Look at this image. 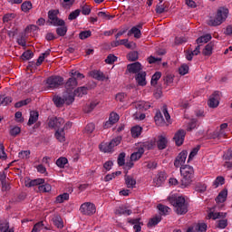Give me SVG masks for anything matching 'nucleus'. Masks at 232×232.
Here are the masks:
<instances>
[{"mask_svg": "<svg viewBox=\"0 0 232 232\" xmlns=\"http://www.w3.org/2000/svg\"><path fill=\"white\" fill-rule=\"evenodd\" d=\"M169 202L173 206L177 215H186L188 213V205L184 197L172 195L169 198Z\"/></svg>", "mask_w": 232, "mask_h": 232, "instance_id": "nucleus-1", "label": "nucleus"}, {"mask_svg": "<svg viewBox=\"0 0 232 232\" xmlns=\"http://www.w3.org/2000/svg\"><path fill=\"white\" fill-rule=\"evenodd\" d=\"M181 173V188H188L191 182H193V178L195 177V169L189 165H185L180 167Z\"/></svg>", "mask_w": 232, "mask_h": 232, "instance_id": "nucleus-2", "label": "nucleus"}, {"mask_svg": "<svg viewBox=\"0 0 232 232\" xmlns=\"http://www.w3.org/2000/svg\"><path fill=\"white\" fill-rule=\"evenodd\" d=\"M75 98H73V92H63V96L56 95L53 96V102L56 108H63L64 104L70 106V104H73Z\"/></svg>", "mask_w": 232, "mask_h": 232, "instance_id": "nucleus-3", "label": "nucleus"}, {"mask_svg": "<svg viewBox=\"0 0 232 232\" xmlns=\"http://www.w3.org/2000/svg\"><path fill=\"white\" fill-rule=\"evenodd\" d=\"M227 15H229V9L226 7H219L218 9L216 17H210L208 21L209 26H220L226 19H227Z\"/></svg>", "mask_w": 232, "mask_h": 232, "instance_id": "nucleus-4", "label": "nucleus"}, {"mask_svg": "<svg viewBox=\"0 0 232 232\" xmlns=\"http://www.w3.org/2000/svg\"><path fill=\"white\" fill-rule=\"evenodd\" d=\"M163 113V115H162ZM165 117V120H164ZM154 121L157 126H164L167 122V124H171V116L169 115V112H168V106L164 105L162 107V112L160 111H158L154 116Z\"/></svg>", "mask_w": 232, "mask_h": 232, "instance_id": "nucleus-5", "label": "nucleus"}, {"mask_svg": "<svg viewBox=\"0 0 232 232\" xmlns=\"http://www.w3.org/2000/svg\"><path fill=\"white\" fill-rule=\"evenodd\" d=\"M121 140L122 138L121 136H118L116 138H113L110 142H102V144H100L99 148L103 153H113V148L119 146Z\"/></svg>", "mask_w": 232, "mask_h": 232, "instance_id": "nucleus-6", "label": "nucleus"}, {"mask_svg": "<svg viewBox=\"0 0 232 232\" xmlns=\"http://www.w3.org/2000/svg\"><path fill=\"white\" fill-rule=\"evenodd\" d=\"M227 123L220 125L219 129L214 130L208 134L209 139L222 140V139H227Z\"/></svg>", "mask_w": 232, "mask_h": 232, "instance_id": "nucleus-7", "label": "nucleus"}, {"mask_svg": "<svg viewBox=\"0 0 232 232\" xmlns=\"http://www.w3.org/2000/svg\"><path fill=\"white\" fill-rule=\"evenodd\" d=\"M46 84L50 90H55L64 84V78L61 76H50L46 80Z\"/></svg>", "mask_w": 232, "mask_h": 232, "instance_id": "nucleus-8", "label": "nucleus"}, {"mask_svg": "<svg viewBox=\"0 0 232 232\" xmlns=\"http://www.w3.org/2000/svg\"><path fill=\"white\" fill-rule=\"evenodd\" d=\"M80 211L81 213H82V215H87V216L93 215V213H95L96 211L95 205L91 202L83 203L80 207Z\"/></svg>", "mask_w": 232, "mask_h": 232, "instance_id": "nucleus-9", "label": "nucleus"}, {"mask_svg": "<svg viewBox=\"0 0 232 232\" xmlns=\"http://www.w3.org/2000/svg\"><path fill=\"white\" fill-rule=\"evenodd\" d=\"M186 159H188V150H182L174 160L175 168H184V164H186Z\"/></svg>", "mask_w": 232, "mask_h": 232, "instance_id": "nucleus-10", "label": "nucleus"}, {"mask_svg": "<svg viewBox=\"0 0 232 232\" xmlns=\"http://www.w3.org/2000/svg\"><path fill=\"white\" fill-rule=\"evenodd\" d=\"M64 124V119L53 117L48 121L49 128H53V130H61V126Z\"/></svg>", "mask_w": 232, "mask_h": 232, "instance_id": "nucleus-11", "label": "nucleus"}, {"mask_svg": "<svg viewBox=\"0 0 232 232\" xmlns=\"http://www.w3.org/2000/svg\"><path fill=\"white\" fill-rule=\"evenodd\" d=\"M144 24L140 23L139 24L133 26L127 34V35L130 37L131 35H134L135 39H140L142 36V33L140 30H142V26Z\"/></svg>", "mask_w": 232, "mask_h": 232, "instance_id": "nucleus-12", "label": "nucleus"}, {"mask_svg": "<svg viewBox=\"0 0 232 232\" xmlns=\"http://www.w3.org/2000/svg\"><path fill=\"white\" fill-rule=\"evenodd\" d=\"M184 139H186L185 130H178L173 137L176 146H182L184 144Z\"/></svg>", "mask_w": 232, "mask_h": 232, "instance_id": "nucleus-13", "label": "nucleus"}, {"mask_svg": "<svg viewBox=\"0 0 232 232\" xmlns=\"http://www.w3.org/2000/svg\"><path fill=\"white\" fill-rule=\"evenodd\" d=\"M140 70H142V64L140 63L136 62L133 63H130L127 65V72L129 73H140Z\"/></svg>", "mask_w": 232, "mask_h": 232, "instance_id": "nucleus-14", "label": "nucleus"}, {"mask_svg": "<svg viewBox=\"0 0 232 232\" xmlns=\"http://www.w3.org/2000/svg\"><path fill=\"white\" fill-rule=\"evenodd\" d=\"M74 88H77V78L71 77L65 83V89L67 90L68 93H72V92L74 90Z\"/></svg>", "mask_w": 232, "mask_h": 232, "instance_id": "nucleus-15", "label": "nucleus"}, {"mask_svg": "<svg viewBox=\"0 0 232 232\" xmlns=\"http://www.w3.org/2000/svg\"><path fill=\"white\" fill-rule=\"evenodd\" d=\"M114 213L115 215H119V217H121V215H124L125 217H130L132 211L131 209H128V208L124 207V205H121L115 208Z\"/></svg>", "mask_w": 232, "mask_h": 232, "instance_id": "nucleus-16", "label": "nucleus"}, {"mask_svg": "<svg viewBox=\"0 0 232 232\" xmlns=\"http://www.w3.org/2000/svg\"><path fill=\"white\" fill-rule=\"evenodd\" d=\"M129 224H130V226H133V229L135 232H140L142 229V222H140V218H132V219H129L128 220Z\"/></svg>", "mask_w": 232, "mask_h": 232, "instance_id": "nucleus-17", "label": "nucleus"}, {"mask_svg": "<svg viewBox=\"0 0 232 232\" xmlns=\"http://www.w3.org/2000/svg\"><path fill=\"white\" fill-rule=\"evenodd\" d=\"M218 99V92H215L208 100L209 108H217L219 104Z\"/></svg>", "mask_w": 232, "mask_h": 232, "instance_id": "nucleus-18", "label": "nucleus"}, {"mask_svg": "<svg viewBox=\"0 0 232 232\" xmlns=\"http://www.w3.org/2000/svg\"><path fill=\"white\" fill-rule=\"evenodd\" d=\"M135 79L138 86H146L148 84L146 82V72H138Z\"/></svg>", "mask_w": 232, "mask_h": 232, "instance_id": "nucleus-19", "label": "nucleus"}, {"mask_svg": "<svg viewBox=\"0 0 232 232\" xmlns=\"http://www.w3.org/2000/svg\"><path fill=\"white\" fill-rule=\"evenodd\" d=\"M165 180H166V174H164V172H160L158 174V177L153 179V184L156 188H160V186L164 184Z\"/></svg>", "mask_w": 232, "mask_h": 232, "instance_id": "nucleus-20", "label": "nucleus"}, {"mask_svg": "<svg viewBox=\"0 0 232 232\" xmlns=\"http://www.w3.org/2000/svg\"><path fill=\"white\" fill-rule=\"evenodd\" d=\"M215 200H216L217 204H224V202H226V200H227V189L225 188V189L221 190L218 193V195Z\"/></svg>", "mask_w": 232, "mask_h": 232, "instance_id": "nucleus-21", "label": "nucleus"}, {"mask_svg": "<svg viewBox=\"0 0 232 232\" xmlns=\"http://www.w3.org/2000/svg\"><path fill=\"white\" fill-rule=\"evenodd\" d=\"M90 76L92 77V79H95L96 81H104V79H106L104 72L97 70L92 71L90 72Z\"/></svg>", "mask_w": 232, "mask_h": 232, "instance_id": "nucleus-22", "label": "nucleus"}, {"mask_svg": "<svg viewBox=\"0 0 232 232\" xmlns=\"http://www.w3.org/2000/svg\"><path fill=\"white\" fill-rule=\"evenodd\" d=\"M86 93H88V87L86 86L78 87L72 92L73 99H75V97H82V95H86Z\"/></svg>", "mask_w": 232, "mask_h": 232, "instance_id": "nucleus-23", "label": "nucleus"}, {"mask_svg": "<svg viewBox=\"0 0 232 232\" xmlns=\"http://www.w3.org/2000/svg\"><path fill=\"white\" fill-rule=\"evenodd\" d=\"M37 121H39V112L37 111H32L30 112V117L27 125L32 126L33 124H35Z\"/></svg>", "mask_w": 232, "mask_h": 232, "instance_id": "nucleus-24", "label": "nucleus"}, {"mask_svg": "<svg viewBox=\"0 0 232 232\" xmlns=\"http://www.w3.org/2000/svg\"><path fill=\"white\" fill-rule=\"evenodd\" d=\"M125 184L127 186V188L133 189V188H135V186H137V180L135 179H133V177L131 176H125Z\"/></svg>", "mask_w": 232, "mask_h": 232, "instance_id": "nucleus-25", "label": "nucleus"}, {"mask_svg": "<svg viewBox=\"0 0 232 232\" xmlns=\"http://www.w3.org/2000/svg\"><path fill=\"white\" fill-rule=\"evenodd\" d=\"M54 136L59 142H64V140H66V133L64 132V129L56 130Z\"/></svg>", "mask_w": 232, "mask_h": 232, "instance_id": "nucleus-26", "label": "nucleus"}, {"mask_svg": "<svg viewBox=\"0 0 232 232\" xmlns=\"http://www.w3.org/2000/svg\"><path fill=\"white\" fill-rule=\"evenodd\" d=\"M48 24H50L51 26H63V24H65L64 20L59 18V17H55L53 20H47Z\"/></svg>", "mask_w": 232, "mask_h": 232, "instance_id": "nucleus-27", "label": "nucleus"}, {"mask_svg": "<svg viewBox=\"0 0 232 232\" xmlns=\"http://www.w3.org/2000/svg\"><path fill=\"white\" fill-rule=\"evenodd\" d=\"M227 217V213L226 212H210L208 214V218H213V220H217V218H226Z\"/></svg>", "mask_w": 232, "mask_h": 232, "instance_id": "nucleus-28", "label": "nucleus"}, {"mask_svg": "<svg viewBox=\"0 0 232 232\" xmlns=\"http://www.w3.org/2000/svg\"><path fill=\"white\" fill-rule=\"evenodd\" d=\"M155 140H147V141H144L142 144H141V148H140V150H153V148H155Z\"/></svg>", "mask_w": 232, "mask_h": 232, "instance_id": "nucleus-29", "label": "nucleus"}, {"mask_svg": "<svg viewBox=\"0 0 232 232\" xmlns=\"http://www.w3.org/2000/svg\"><path fill=\"white\" fill-rule=\"evenodd\" d=\"M130 133L133 137V139H137L138 137H140V134L142 133V127L136 125L131 128Z\"/></svg>", "mask_w": 232, "mask_h": 232, "instance_id": "nucleus-30", "label": "nucleus"}, {"mask_svg": "<svg viewBox=\"0 0 232 232\" xmlns=\"http://www.w3.org/2000/svg\"><path fill=\"white\" fill-rule=\"evenodd\" d=\"M58 26L60 27L56 28L57 35H59L60 37H64V35H66V34L68 33V27L66 26V24Z\"/></svg>", "mask_w": 232, "mask_h": 232, "instance_id": "nucleus-31", "label": "nucleus"}, {"mask_svg": "<svg viewBox=\"0 0 232 232\" xmlns=\"http://www.w3.org/2000/svg\"><path fill=\"white\" fill-rule=\"evenodd\" d=\"M82 15H90L92 14V8L90 5H86L85 2H82L80 5Z\"/></svg>", "mask_w": 232, "mask_h": 232, "instance_id": "nucleus-32", "label": "nucleus"}, {"mask_svg": "<svg viewBox=\"0 0 232 232\" xmlns=\"http://www.w3.org/2000/svg\"><path fill=\"white\" fill-rule=\"evenodd\" d=\"M167 146H168V140H166V138H164L163 136H160L158 140V149L166 150Z\"/></svg>", "mask_w": 232, "mask_h": 232, "instance_id": "nucleus-33", "label": "nucleus"}, {"mask_svg": "<svg viewBox=\"0 0 232 232\" xmlns=\"http://www.w3.org/2000/svg\"><path fill=\"white\" fill-rule=\"evenodd\" d=\"M144 155V149H139L137 152H134L130 155V160L137 161L140 157Z\"/></svg>", "mask_w": 232, "mask_h": 232, "instance_id": "nucleus-34", "label": "nucleus"}, {"mask_svg": "<svg viewBox=\"0 0 232 232\" xmlns=\"http://www.w3.org/2000/svg\"><path fill=\"white\" fill-rule=\"evenodd\" d=\"M12 97L1 95L0 96V106H8L12 102Z\"/></svg>", "mask_w": 232, "mask_h": 232, "instance_id": "nucleus-35", "label": "nucleus"}, {"mask_svg": "<svg viewBox=\"0 0 232 232\" xmlns=\"http://www.w3.org/2000/svg\"><path fill=\"white\" fill-rule=\"evenodd\" d=\"M213 43H208L203 49L202 53L206 56L211 55L213 53Z\"/></svg>", "mask_w": 232, "mask_h": 232, "instance_id": "nucleus-36", "label": "nucleus"}, {"mask_svg": "<svg viewBox=\"0 0 232 232\" xmlns=\"http://www.w3.org/2000/svg\"><path fill=\"white\" fill-rule=\"evenodd\" d=\"M216 227L218 229H226L227 227V219H219L216 221Z\"/></svg>", "mask_w": 232, "mask_h": 232, "instance_id": "nucleus-37", "label": "nucleus"}, {"mask_svg": "<svg viewBox=\"0 0 232 232\" xmlns=\"http://www.w3.org/2000/svg\"><path fill=\"white\" fill-rule=\"evenodd\" d=\"M212 39L211 34H207L203 36L198 37L196 42L198 44H202V43H209V40Z\"/></svg>", "mask_w": 232, "mask_h": 232, "instance_id": "nucleus-38", "label": "nucleus"}, {"mask_svg": "<svg viewBox=\"0 0 232 232\" xmlns=\"http://www.w3.org/2000/svg\"><path fill=\"white\" fill-rule=\"evenodd\" d=\"M195 231L197 232H207L208 231V224L202 222V223H198L195 226Z\"/></svg>", "mask_w": 232, "mask_h": 232, "instance_id": "nucleus-39", "label": "nucleus"}, {"mask_svg": "<svg viewBox=\"0 0 232 232\" xmlns=\"http://www.w3.org/2000/svg\"><path fill=\"white\" fill-rule=\"evenodd\" d=\"M70 199V194L68 193H63L56 197V203L57 204H63L64 200H69Z\"/></svg>", "mask_w": 232, "mask_h": 232, "instance_id": "nucleus-40", "label": "nucleus"}, {"mask_svg": "<svg viewBox=\"0 0 232 232\" xmlns=\"http://www.w3.org/2000/svg\"><path fill=\"white\" fill-rule=\"evenodd\" d=\"M160 77H162V73L160 72H155L151 77V86H157V82H159V79H160Z\"/></svg>", "mask_w": 232, "mask_h": 232, "instance_id": "nucleus-41", "label": "nucleus"}, {"mask_svg": "<svg viewBox=\"0 0 232 232\" xmlns=\"http://www.w3.org/2000/svg\"><path fill=\"white\" fill-rule=\"evenodd\" d=\"M32 8H33V5H32V2L30 1H25L21 5L22 12H25V13L30 12Z\"/></svg>", "mask_w": 232, "mask_h": 232, "instance_id": "nucleus-42", "label": "nucleus"}, {"mask_svg": "<svg viewBox=\"0 0 232 232\" xmlns=\"http://www.w3.org/2000/svg\"><path fill=\"white\" fill-rule=\"evenodd\" d=\"M41 184H44V179H33L28 183V187L34 188V186H41Z\"/></svg>", "mask_w": 232, "mask_h": 232, "instance_id": "nucleus-43", "label": "nucleus"}, {"mask_svg": "<svg viewBox=\"0 0 232 232\" xmlns=\"http://www.w3.org/2000/svg\"><path fill=\"white\" fill-rule=\"evenodd\" d=\"M32 57H34V53L30 50L24 52L23 54L21 55V59L23 61H30Z\"/></svg>", "mask_w": 232, "mask_h": 232, "instance_id": "nucleus-44", "label": "nucleus"}, {"mask_svg": "<svg viewBox=\"0 0 232 232\" xmlns=\"http://www.w3.org/2000/svg\"><path fill=\"white\" fill-rule=\"evenodd\" d=\"M32 102V99L27 98L25 100H22L14 104V108H23V106H26Z\"/></svg>", "mask_w": 232, "mask_h": 232, "instance_id": "nucleus-45", "label": "nucleus"}, {"mask_svg": "<svg viewBox=\"0 0 232 232\" xmlns=\"http://www.w3.org/2000/svg\"><path fill=\"white\" fill-rule=\"evenodd\" d=\"M98 17H101L103 21H110L115 16L106 14V12L101 11L98 13Z\"/></svg>", "mask_w": 232, "mask_h": 232, "instance_id": "nucleus-46", "label": "nucleus"}, {"mask_svg": "<svg viewBox=\"0 0 232 232\" xmlns=\"http://www.w3.org/2000/svg\"><path fill=\"white\" fill-rule=\"evenodd\" d=\"M38 189L42 193H50V191H52V185L50 184L40 185L38 187Z\"/></svg>", "mask_w": 232, "mask_h": 232, "instance_id": "nucleus-47", "label": "nucleus"}, {"mask_svg": "<svg viewBox=\"0 0 232 232\" xmlns=\"http://www.w3.org/2000/svg\"><path fill=\"white\" fill-rule=\"evenodd\" d=\"M127 57L129 59V61L133 63L139 59V53L137 51H132L128 53Z\"/></svg>", "mask_w": 232, "mask_h": 232, "instance_id": "nucleus-48", "label": "nucleus"}, {"mask_svg": "<svg viewBox=\"0 0 232 232\" xmlns=\"http://www.w3.org/2000/svg\"><path fill=\"white\" fill-rule=\"evenodd\" d=\"M53 224L59 229H63L64 227V223L63 222V218H61V217H56L53 219Z\"/></svg>", "mask_w": 232, "mask_h": 232, "instance_id": "nucleus-49", "label": "nucleus"}, {"mask_svg": "<svg viewBox=\"0 0 232 232\" xmlns=\"http://www.w3.org/2000/svg\"><path fill=\"white\" fill-rule=\"evenodd\" d=\"M200 150V146L195 147L189 153L188 162H191L193 159L196 157L197 153H198V150Z\"/></svg>", "mask_w": 232, "mask_h": 232, "instance_id": "nucleus-50", "label": "nucleus"}, {"mask_svg": "<svg viewBox=\"0 0 232 232\" xmlns=\"http://www.w3.org/2000/svg\"><path fill=\"white\" fill-rule=\"evenodd\" d=\"M0 231L2 232H14V227H10V223L5 222L0 227Z\"/></svg>", "mask_w": 232, "mask_h": 232, "instance_id": "nucleus-51", "label": "nucleus"}, {"mask_svg": "<svg viewBox=\"0 0 232 232\" xmlns=\"http://www.w3.org/2000/svg\"><path fill=\"white\" fill-rule=\"evenodd\" d=\"M67 162L68 159H66L65 157H61L56 160V166H58V168H64Z\"/></svg>", "mask_w": 232, "mask_h": 232, "instance_id": "nucleus-52", "label": "nucleus"}, {"mask_svg": "<svg viewBox=\"0 0 232 232\" xmlns=\"http://www.w3.org/2000/svg\"><path fill=\"white\" fill-rule=\"evenodd\" d=\"M225 179L222 176H218L213 182L214 188H218V186H223Z\"/></svg>", "mask_w": 232, "mask_h": 232, "instance_id": "nucleus-53", "label": "nucleus"}, {"mask_svg": "<svg viewBox=\"0 0 232 232\" xmlns=\"http://www.w3.org/2000/svg\"><path fill=\"white\" fill-rule=\"evenodd\" d=\"M79 37L82 41H84V39H88V37H92V31H82L79 34Z\"/></svg>", "mask_w": 232, "mask_h": 232, "instance_id": "nucleus-54", "label": "nucleus"}, {"mask_svg": "<svg viewBox=\"0 0 232 232\" xmlns=\"http://www.w3.org/2000/svg\"><path fill=\"white\" fill-rule=\"evenodd\" d=\"M11 137H17L21 133V128L18 126L12 127L9 130Z\"/></svg>", "mask_w": 232, "mask_h": 232, "instance_id": "nucleus-55", "label": "nucleus"}, {"mask_svg": "<svg viewBox=\"0 0 232 232\" xmlns=\"http://www.w3.org/2000/svg\"><path fill=\"white\" fill-rule=\"evenodd\" d=\"M126 153L121 152L118 156V166H124L126 164Z\"/></svg>", "mask_w": 232, "mask_h": 232, "instance_id": "nucleus-56", "label": "nucleus"}, {"mask_svg": "<svg viewBox=\"0 0 232 232\" xmlns=\"http://www.w3.org/2000/svg\"><path fill=\"white\" fill-rule=\"evenodd\" d=\"M80 14L81 9H76L69 14L68 19L69 21H73L74 19H77V17H79Z\"/></svg>", "mask_w": 232, "mask_h": 232, "instance_id": "nucleus-57", "label": "nucleus"}, {"mask_svg": "<svg viewBox=\"0 0 232 232\" xmlns=\"http://www.w3.org/2000/svg\"><path fill=\"white\" fill-rule=\"evenodd\" d=\"M158 209L159 211H160V215H168V211H169V207L162 204H159Z\"/></svg>", "mask_w": 232, "mask_h": 232, "instance_id": "nucleus-58", "label": "nucleus"}, {"mask_svg": "<svg viewBox=\"0 0 232 232\" xmlns=\"http://www.w3.org/2000/svg\"><path fill=\"white\" fill-rule=\"evenodd\" d=\"M137 107L140 110H150V108H151V105L150 104V102H140V103L137 104Z\"/></svg>", "mask_w": 232, "mask_h": 232, "instance_id": "nucleus-59", "label": "nucleus"}, {"mask_svg": "<svg viewBox=\"0 0 232 232\" xmlns=\"http://www.w3.org/2000/svg\"><path fill=\"white\" fill-rule=\"evenodd\" d=\"M97 106V102H92L89 105H87L84 109L85 113H91V111H93L95 110V107Z\"/></svg>", "mask_w": 232, "mask_h": 232, "instance_id": "nucleus-60", "label": "nucleus"}, {"mask_svg": "<svg viewBox=\"0 0 232 232\" xmlns=\"http://www.w3.org/2000/svg\"><path fill=\"white\" fill-rule=\"evenodd\" d=\"M180 75H186L189 72V66L188 64H182L179 69Z\"/></svg>", "mask_w": 232, "mask_h": 232, "instance_id": "nucleus-61", "label": "nucleus"}, {"mask_svg": "<svg viewBox=\"0 0 232 232\" xmlns=\"http://www.w3.org/2000/svg\"><path fill=\"white\" fill-rule=\"evenodd\" d=\"M160 220H162V218L160 217L152 218L149 221V226H150V227H153V226H157V224H159L160 222Z\"/></svg>", "mask_w": 232, "mask_h": 232, "instance_id": "nucleus-62", "label": "nucleus"}, {"mask_svg": "<svg viewBox=\"0 0 232 232\" xmlns=\"http://www.w3.org/2000/svg\"><path fill=\"white\" fill-rule=\"evenodd\" d=\"M115 61H117V56H115L114 54H109L105 59L106 64H113Z\"/></svg>", "mask_w": 232, "mask_h": 232, "instance_id": "nucleus-63", "label": "nucleus"}, {"mask_svg": "<svg viewBox=\"0 0 232 232\" xmlns=\"http://www.w3.org/2000/svg\"><path fill=\"white\" fill-rule=\"evenodd\" d=\"M224 160H232V149H229L223 156Z\"/></svg>", "mask_w": 232, "mask_h": 232, "instance_id": "nucleus-64", "label": "nucleus"}]
</instances>
